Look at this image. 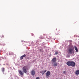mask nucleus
I'll list each match as a JSON object with an SVG mask.
<instances>
[{
    "label": "nucleus",
    "mask_w": 79,
    "mask_h": 79,
    "mask_svg": "<svg viewBox=\"0 0 79 79\" xmlns=\"http://www.w3.org/2000/svg\"><path fill=\"white\" fill-rule=\"evenodd\" d=\"M66 64L69 66H72V67L76 66V63L73 61H68L66 63Z\"/></svg>",
    "instance_id": "obj_1"
},
{
    "label": "nucleus",
    "mask_w": 79,
    "mask_h": 79,
    "mask_svg": "<svg viewBox=\"0 0 79 79\" xmlns=\"http://www.w3.org/2000/svg\"><path fill=\"white\" fill-rule=\"evenodd\" d=\"M56 58L54 57L51 61L52 64V66H57V63H56Z\"/></svg>",
    "instance_id": "obj_2"
},
{
    "label": "nucleus",
    "mask_w": 79,
    "mask_h": 79,
    "mask_svg": "<svg viewBox=\"0 0 79 79\" xmlns=\"http://www.w3.org/2000/svg\"><path fill=\"white\" fill-rule=\"evenodd\" d=\"M68 53L69 54H74V51H73V49H72V48H70L69 49L68 51Z\"/></svg>",
    "instance_id": "obj_3"
},
{
    "label": "nucleus",
    "mask_w": 79,
    "mask_h": 79,
    "mask_svg": "<svg viewBox=\"0 0 79 79\" xmlns=\"http://www.w3.org/2000/svg\"><path fill=\"white\" fill-rule=\"evenodd\" d=\"M27 66H25L22 68L23 71L24 73H26L27 72Z\"/></svg>",
    "instance_id": "obj_4"
},
{
    "label": "nucleus",
    "mask_w": 79,
    "mask_h": 79,
    "mask_svg": "<svg viewBox=\"0 0 79 79\" xmlns=\"http://www.w3.org/2000/svg\"><path fill=\"white\" fill-rule=\"evenodd\" d=\"M51 73H50V72L49 71H48L46 73V77L47 78H48V76H50Z\"/></svg>",
    "instance_id": "obj_5"
},
{
    "label": "nucleus",
    "mask_w": 79,
    "mask_h": 79,
    "mask_svg": "<svg viewBox=\"0 0 79 79\" xmlns=\"http://www.w3.org/2000/svg\"><path fill=\"white\" fill-rule=\"evenodd\" d=\"M35 74V71L34 70H32L31 72V74L32 76H34Z\"/></svg>",
    "instance_id": "obj_6"
},
{
    "label": "nucleus",
    "mask_w": 79,
    "mask_h": 79,
    "mask_svg": "<svg viewBox=\"0 0 79 79\" xmlns=\"http://www.w3.org/2000/svg\"><path fill=\"white\" fill-rule=\"evenodd\" d=\"M19 73L20 75H22L23 76H24V72H23L22 71L19 70Z\"/></svg>",
    "instance_id": "obj_7"
},
{
    "label": "nucleus",
    "mask_w": 79,
    "mask_h": 79,
    "mask_svg": "<svg viewBox=\"0 0 79 79\" xmlns=\"http://www.w3.org/2000/svg\"><path fill=\"white\" fill-rule=\"evenodd\" d=\"M74 48H75V50L76 51V52H78V49H77V48L75 46H74Z\"/></svg>",
    "instance_id": "obj_8"
},
{
    "label": "nucleus",
    "mask_w": 79,
    "mask_h": 79,
    "mask_svg": "<svg viewBox=\"0 0 79 79\" xmlns=\"http://www.w3.org/2000/svg\"><path fill=\"white\" fill-rule=\"evenodd\" d=\"M75 74L76 75H79V70H77L75 72Z\"/></svg>",
    "instance_id": "obj_9"
},
{
    "label": "nucleus",
    "mask_w": 79,
    "mask_h": 79,
    "mask_svg": "<svg viewBox=\"0 0 79 79\" xmlns=\"http://www.w3.org/2000/svg\"><path fill=\"white\" fill-rule=\"evenodd\" d=\"M46 72H47V70H45L44 71H41L40 72V73H46Z\"/></svg>",
    "instance_id": "obj_10"
},
{
    "label": "nucleus",
    "mask_w": 79,
    "mask_h": 79,
    "mask_svg": "<svg viewBox=\"0 0 79 79\" xmlns=\"http://www.w3.org/2000/svg\"><path fill=\"white\" fill-rule=\"evenodd\" d=\"M47 38H48V39H52V36H48L47 37Z\"/></svg>",
    "instance_id": "obj_11"
},
{
    "label": "nucleus",
    "mask_w": 79,
    "mask_h": 79,
    "mask_svg": "<svg viewBox=\"0 0 79 79\" xmlns=\"http://www.w3.org/2000/svg\"><path fill=\"white\" fill-rule=\"evenodd\" d=\"M2 72H4V71H5V69L4 68H3L2 69Z\"/></svg>",
    "instance_id": "obj_12"
},
{
    "label": "nucleus",
    "mask_w": 79,
    "mask_h": 79,
    "mask_svg": "<svg viewBox=\"0 0 79 79\" xmlns=\"http://www.w3.org/2000/svg\"><path fill=\"white\" fill-rule=\"evenodd\" d=\"M20 59H21V60H23V57L22 56H21L20 57Z\"/></svg>",
    "instance_id": "obj_13"
},
{
    "label": "nucleus",
    "mask_w": 79,
    "mask_h": 79,
    "mask_svg": "<svg viewBox=\"0 0 79 79\" xmlns=\"http://www.w3.org/2000/svg\"><path fill=\"white\" fill-rule=\"evenodd\" d=\"M58 52L57 51L55 52V55H58Z\"/></svg>",
    "instance_id": "obj_14"
},
{
    "label": "nucleus",
    "mask_w": 79,
    "mask_h": 79,
    "mask_svg": "<svg viewBox=\"0 0 79 79\" xmlns=\"http://www.w3.org/2000/svg\"><path fill=\"white\" fill-rule=\"evenodd\" d=\"M26 56V55L25 54H24L23 56H23V57H25V56Z\"/></svg>",
    "instance_id": "obj_15"
},
{
    "label": "nucleus",
    "mask_w": 79,
    "mask_h": 79,
    "mask_svg": "<svg viewBox=\"0 0 79 79\" xmlns=\"http://www.w3.org/2000/svg\"><path fill=\"white\" fill-rule=\"evenodd\" d=\"M1 38H3L4 37V35H2L1 36Z\"/></svg>",
    "instance_id": "obj_16"
},
{
    "label": "nucleus",
    "mask_w": 79,
    "mask_h": 79,
    "mask_svg": "<svg viewBox=\"0 0 79 79\" xmlns=\"http://www.w3.org/2000/svg\"><path fill=\"white\" fill-rule=\"evenodd\" d=\"M63 74H65V73H66V71H64L63 72Z\"/></svg>",
    "instance_id": "obj_17"
},
{
    "label": "nucleus",
    "mask_w": 79,
    "mask_h": 79,
    "mask_svg": "<svg viewBox=\"0 0 79 79\" xmlns=\"http://www.w3.org/2000/svg\"><path fill=\"white\" fill-rule=\"evenodd\" d=\"M44 36H46V35H47V34H44Z\"/></svg>",
    "instance_id": "obj_18"
},
{
    "label": "nucleus",
    "mask_w": 79,
    "mask_h": 79,
    "mask_svg": "<svg viewBox=\"0 0 79 79\" xmlns=\"http://www.w3.org/2000/svg\"><path fill=\"white\" fill-rule=\"evenodd\" d=\"M36 43H37V44H39V42H38V41L36 42Z\"/></svg>",
    "instance_id": "obj_19"
},
{
    "label": "nucleus",
    "mask_w": 79,
    "mask_h": 79,
    "mask_svg": "<svg viewBox=\"0 0 79 79\" xmlns=\"http://www.w3.org/2000/svg\"><path fill=\"white\" fill-rule=\"evenodd\" d=\"M27 59H29V57H27Z\"/></svg>",
    "instance_id": "obj_20"
},
{
    "label": "nucleus",
    "mask_w": 79,
    "mask_h": 79,
    "mask_svg": "<svg viewBox=\"0 0 79 79\" xmlns=\"http://www.w3.org/2000/svg\"><path fill=\"white\" fill-rule=\"evenodd\" d=\"M40 52H42V49H40Z\"/></svg>",
    "instance_id": "obj_21"
},
{
    "label": "nucleus",
    "mask_w": 79,
    "mask_h": 79,
    "mask_svg": "<svg viewBox=\"0 0 79 79\" xmlns=\"http://www.w3.org/2000/svg\"><path fill=\"white\" fill-rule=\"evenodd\" d=\"M44 73H42V75H44Z\"/></svg>",
    "instance_id": "obj_22"
}]
</instances>
